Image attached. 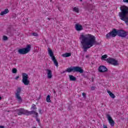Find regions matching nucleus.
<instances>
[{"label":"nucleus","mask_w":128,"mask_h":128,"mask_svg":"<svg viewBox=\"0 0 128 128\" xmlns=\"http://www.w3.org/2000/svg\"><path fill=\"white\" fill-rule=\"evenodd\" d=\"M80 40V42L82 46V48H83L84 52H88V50L92 48V46H100L102 44L100 42H98L96 40V36L90 34H81Z\"/></svg>","instance_id":"f257e3e1"},{"label":"nucleus","mask_w":128,"mask_h":128,"mask_svg":"<svg viewBox=\"0 0 128 128\" xmlns=\"http://www.w3.org/2000/svg\"><path fill=\"white\" fill-rule=\"evenodd\" d=\"M128 32L124 30H116L113 28L112 30L106 34V38L108 40L110 38H116V36L120 38H126Z\"/></svg>","instance_id":"f03ea898"},{"label":"nucleus","mask_w":128,"mask_h":128,"mask_svg":"<svg viewBox=\"0 0 128 128\" xmlns=\"http://www.w3.org/2000/svg\"><path fill=\"white\" fill-rule=\"evenodd\" d=\"M120 10L121 12L118 13L120 20L125 22V24L128 26V6H122Z\"/></svg>","instance_id":"7ed1b4c3"},{"label":"nucleus","mask_w":128,"mask_h":128,"mask_svg":"<svg viewBox=\"0 0 128 128\" xmlns=\"http://www.w3.org/2000/svg\"><path fill=\"white\" fill-rule=\"evenodd\" d=\"M16 112L18 116H22V114H25L26 116H30V114H34L35 118H38V114L34 110L28 111V110H24V108H20L16 110Z\"/></svg>","instance_id":"20e7f679"},{"label":"nucleus","mask_w":128,"mask_h":128,"mask_svg":"<svg viewBox=\"0 0 128 128\" xmlns=\"http://www.w3.org/2000/svg\"><path fill=\"white\" fill-rule=\"evenodd\" d=\"M66 72H80V74H84V69L82 68L80 66H74L72 68H66Z\"/></svg>","instance_id":"39448f33"},{"label":"nucleus","mask_w":128,"mask_h":128,"mask_svg":"<svg viewBox=\"0 0 128 128\" xmlns=\"http://www.w3.org/2000/svg\"><path fill=\"white\" fill-rule=\"evenodd\" d=\"M31 46L30 44H28L26 46V48H20L18 50V52L20 54H26L30 52V48H31Z\"/></svg>","instance_id":"423d86ee"},{"label":"nucleus","mask_w":128,"mask_h":128,"mask_svg":"<svg viewBox=\"0 0 128 128\" xmlns=\"http://www.w3.org/2000/svg\"><path fill=\"white\" fill-rule=\"evenodd\" d=\"M48 54L50 56L52 62H54V64L57 67L58 66V60H56V57L54 56V52H52V50L50 48H48Z\"/></svg>","instance_id":"0eeeda50"},{"label":"nucleus","mask_w":128,"mask_h":128,"mask_svg":"<svg viewBox=\"0 0 128 128\" xmlns=\"http://www.w3.org/2000/svg\"><path fill=\"white\" fill-rule=\"evenodd\" d=\"M15 94V98H16L18 102H22V99L20 96V92H22V88H18Z\"/></svg>","instance_id":"6e6552de"},{"label":"nucleus","mask_w":128,"mask_h":128,"mask_svg":"<svg viewBox=\"0 0 128 128\" xmlns=\"http://www.w3.org/2000/svg\"><path fill=\"white\" fill-rule=\"evenodd\" d=\"M22 82L25 86L30 84V80H28V75L26 73L22 74Z\"/></svg>","instance_id":"1a4fd4ad"},{"label":"nucleus","mask_w":128,"mask_h":128,"mask_svg":"<svg viewBox=\"0 0 128 128\" xmlns=\"http://www.w3.org/2000/svg\"><path fill=\"white\" fill-rule=\"evenodd\" d=\"M106 62L110 64H112L113 66H118L119 64L116 59L112 58H108L106 60H105Z\"/></svg>","instance_id":"9d476101"},{"label":"nucleus","mask_w":128,"mask_h":128,"mask_svg":"<svg viewBox=\"0 0 128 128\" xmlns=\"http://www.w3.org/2000/svg\"><path fill=\"white\" fill-rule=\"evenodd\" d=\"M108 70L104 66H100L98 68L99 72H106Z\"/></svg>","instance_id":"9b49d317"},{"label":"nucleus","mask_w":128,"mask_h":128,"mask_svg":"<svg viewBox=\"0 0 128 128\" xmlns=\"http://www.w3.org/2000/svg\"><path fill=\"white\" fill-rule=\"evenodd\" d=\"M106 116L111 126H114V121L112 120V116H110V115L109 114H108L106 115Z\"/></svg>","instance_id":"f8f14e48"},{"label":"nucleus","mask_w":128,"mask_h":128,"mask_svg":"<svg viewBox=\"0 0 128 128\" xmlns=\"http://www.w3.org/2000/svg\"><path fill=\"white\" fill-rule=\"evenodd\" d=\"M75 28L78 32H80V30H84L82 26L78 24H75Z\"/></svg>","instance_id":"ddd939ff"},{"label":"nucleus","mask_w":128,"mask_h":128,"mask_svg":"<svg viewBox=\"0 0 128 128\" xmlns=\"http://www.w3.org/2000/svg\"><path fill=\"white\" fill-rule=\"evenodd\" d=\"M46 72H47V77L48 78H52V70L50 69H46Z\"/></svg>","instance_id":"4468645a"},{"label":"nucleus","mask_w":128,"mask_h":128,"mask_svg":"<svg viewBox=\"0 0 128 128\" xmlns=\"http://www.w3.org/2000/svg\"><path fill=\"white\" fill-rule=\"evenodd\" d=\"M95 8L96 7L94 6H93L92 4H90L88 6V10L90 12H92V10H94Z\"/></svg>","instance_id":"2eb2a0df"},{"label":"nucleus","mask_w":128,"mask_h":128,"mask_svg":"<svg viewBox=\"0 0 128 128\" xmlns=\"http://www.w3.org/2000/svg\"><path fill=\"white\" fill-rule=\"evenodd\" d=\"M70 80L72 82H76V78L72 75H69Z\"/></svg>","instance_id":"dca6fc26"},{"label":"nucleus","mask_w":128,"mask_h":128,"mask_svg":"<svg viewBox=\"0 0 128 128\" xmlns=\"http://www.w3.org/2000/svg\"><path fill=\"white\" fill-rule=\"evenodd\" d=\"M8 9H5L4 11H2L0 12V16H4V14H8Z\"/></svg>","instance_id":"f3484780"},{"label":"nucleus","mask_w":128,"mask_h":128,"mask_svg":"<svg viewBox=\"0 0 128 128\" xmlns=\"http://www.w3.org/2000/svg\"><path fill=\"white\" fill-rule=\"evenodd\" d=\"M72 56V53L70 52H66L62 54L63 58H68L69 56Z\"/></svg>","instance_id":"a211bd4d"},{"label":"nucleus","mask_w":128,"mask_h":128,"mask_svg":"<svg viewBox=\"0 0 128 128\" xmlns=\"http://www.w3.org/2000/svg\"><path fill=\"white\" fill-rule=\"evenodd\" d=\"M107 92L108 94L110 96V98H116V96L114 95V94L112 92L108 90Z\"/></svg>","instance_id":"6ab92c4d"},{"label":"nucleus","mask_w":128,"mask_h":128,"mask_svg":"<svg viewBox=\"0 0 128 128\" xmlns=\"http://www.w3.org/2000/svg\"><path fill=\"white\" fill-rule=\"evenodd\" d=\"M7 34L9 36H12L14 35V33L12 32L10 29L8 30L7 31Z\"/></svg>","instance_id":"aec40b11"},{"label":"nucleus","mask_w":128,"mask_h":128,"mask_svg":"<svg viewBox=\"0 0 128 128\" xmlns=\"http://www.w3.org/2000/svg\"><path fill=\"white\" fill-rule=\"evenodd\" d=\"M46 101L47 102H52V101L50 100V96L48 95V96H46Z\"/></svg>","instance_id":"412c9836"},{"label":"nucleus","mask_w":128,"mask_h":128,"mask_svg":"<svg viewBox=\"0 0 128 128\" xmlns=\"http://www.w3.org/2000/svg\"><path fill=\"white\" fill-rule=\"evenodd\" d=\"M73 12H77V14H78V12H80V10H78V8L74 7L73 8Z\"/></svg>","instance_id":"4be33fe9"},{"label":"nucleus","mask_w":128,"mask_h":128,"mask_svg":"<svg viewBox=\"0 0 128 128\" xmlns=\"http://www.w3.org/2000/svg\"><path fill=\"white\" fill-rule=\"evenodd\" d=\"M108 58V55L107 54H104L101 57V60H106V58Z\"/></svg>","instance_id":"5701e85b"},{"label":"nucleus","mask_w":128,"mask_h":128,"mask_svg":"<svg viewBox=\"0 0 128 128\" xmlns=\"http://www.w3.org/2000/svg\"><path fill=\"white\" fill-rule=\"evenodd\" d=\"M12 72L13 74H16V72H18V70H16V68H14L12 70Z\"/></svg>","instance_id":"b1692460"},{"label":"nucleus","mask_w":128,"mask_h":128,"mask_svg":"<svg viewBox=\"0 0 128 128\" xmlns=\"http://www.w3.org/2000/svg\"><path fill=\"white\" fill-rule=\"evenodd\" d=\"M31 108L32 110H36V106L34 104H32Z\"/></svg>","instance_id":"393cba45"},{"label":"nucleus","mask_w":128,"mask_h":128,"mask_svg":"<svg viewBox=\"0 0 128 128\" xmlns=\"http://www.w3.org/2000/svg\"><path fill=\"white\" fill-rule=\"evenodd\" d=\"M32 34L34 36H38V34L36 32H33Z\"/></svg>","instance_id":"a878e982"},{"label":"nucleus","mask_w":128,"mask_h":128,"mask_svg":"<svg viewBox=\"0 0 128 128\" xmlns=\"http://www.w3.org/2000/svg\"><path fill=\"white\" fill-rule=\"evenodd\" d=\"M3 40H8V36H3V38H2Z\"/></svg>","instance_id":"bb28decb"},{"label":"nucleus","mask_w":128,"mask_h":128,"mask_svg":"<svg viewBox=\"0 0 128 128\" xmlns=\"http://www.w3.org/2000/svg\"><path fill=\"white\" fill-rule=\"evenodd\" d=\"M82 96L84 98H86V93H84V92L82 93Z\"/></svg>","instance_id":"cd10ccee"},{"label":"nucleus","mask_w":128,"mask_h":128,"mask_svg":"<svg viewBox=\"0 0 128 128\" xmlns=\"http://www.w3.org/2000/svg\"><path fill=\"white\" fill-rule=\"evenodd\" d=\"M96 90V88L94 86H92L91 87V90Z\"/></svg>","instance_id":"c85d7f7f"},{"label":"nucleus","mask_w":128,"mask_h":128,"mask_svg":"<svg viewBox=\"0 0 128 128\" xmlns=\"http://www.w3.org/2000/svg\"><path fill=\"white\" fill-rule=\"evenodd\" d=\"M64 72H67L66 70H64L62 72H60V74H64Z\"/></svg>","instance_id":"c756f323"},{"label":"nucleus","mask_w":128,"mask_h":128,"mask_svg":"<svg viewBox=\"0 0 128 128\" xmlns=\"http://www.w3.org/2000/svg\"><path fill=\"white\" fill-rule=\"evenodd\" d=\"M38 112H39V114H42V110H38Z\"/></svg>","instance_id":"7c9ffc66"},{"label":"nucleus","mask_w":128,"mask_h":128,"mask_svg":"<svg viewBox=\"0 0 128 128\" xmlns=\"http://www.w3.org/2000/svg\"><path fill=\"white\" fill-rule=\"evenodd\" d=\"M124 2H126V4H128V0H123Z\"/></svg>","instance_id":"2f4dec72"},{"label":"nucleus","mask_w":128,"mask_h":128,"mask_svg":"<svg viewBox=\"0 0 128 128\" xmlns=\"http://www.w3.org/2000/svg\"><path fill=\"white\" fill-rule=\"evenodd\" d=\"M18 78H20V76H17L15 78V80H18Z\"/></svg>","instance_id":"473e14b6"},{"label":"nucleus","mask_w":128,"mask_h":128,"mask_svg":"<svg viewBox=\"0 0 128 128\" xmlns=\"http://www.w3.org/2000/svg\"><path fill=\"white\" fill-rule=\"evenodd\" d=\"M0 128H4V126H0Z\"/></svg>","instance_id":"72a5a7b5"},{"label":"nucleus","mask_w":128,"mask_h":128,"mask_svg":"<svg viewBox=\"0 0 128 128\" xmlns=\"http://www.w3.org/2000/svg\"><path fill=\"white\" fill-rule=\"evenodd\" d=\"M68 110H70V106H68Z\"/></svg>","instance_id":"f704fd0d"},{"label":"nucleus","mask_w":128,"mask_h":128,"mask_svg":"<svg viewBox=\"0 0 128 128\" xmlns=\"http://www.w3.org/2000/svg\"><path fill=\"white\" fill-rule=\"evenodd\" d=\"M120 119H121L122 120H124V118H121Z\"/></svg>","instance_id":"c9c22d12"},{"label":"nucleus","mask_w":128,"mask_h":128,"mask_svg":"<svg viewBox=\"0 0 128 128\" xmlns=\"http://www.w3.org/2000/svg\"><path fill=\"white\" fill-rule=\"evenodd\" d=\"M86 58H88V55H86Z\"/></svg>","instance_id":"e433bc0d"},{"label":"nucleus","mask_w":128,"mask_h":128,"mask_svg":"<svg viewBox=\"0 0 128 128\" xmlns=\"http://www.w3.org/2000/svg\"><path fill=\"white\" fill-rule=\"evenodd\" d=\"M48 20H50V18H48Z\"/></svg>","instance_id":"4c0bfd02"},{"label":"nucleus","mask_w":128,"mask_h":128,"mask_svg":"<svg viewBox=\"0 0 128 128\" xmlns=\"http://www.w3.org/2000/svg\"><path fill=\"white\" fill-rule=\"evenodd\" d=\"M56 91L54 90V94H56Z\"/></svg>","instance_id":"58836bf2"},{"label":"nucleus","mask_w":128,"mask_h":128,"mask_svg":"<svg viewBox=\"0 0 128 128\" xmlns=\"http://www.w3.org/2000/svg\"><path fill=\"white\" fill-rule=\"evenodd\" d=\"M2 100V97L0 96V100Z\"/></svg>","instance_id":"ea45409f"},{"label":"nucleus","mask_w":128,"mask_h":128,"mask_svg":"<svg viewBox=\"0 0 128 128\" xmlns=\"http://www.w3.org/2000/svg\"><path fill=\"white\" fill-rule=\"evenodd\" d=\"M92 82H94V78H92Z\"/></svg>","instance_id":"a19ab883"},{"label":"nucleus","mask_w":128,"mask_h":128,"mask_svg":"<svg viewBox=\"0 0 128 128\" xmlns=\"http://www.w3.org/2000/svg\"><path fill=\"white\" fill-rule=\"evenodd\" d=\"M58 10H60V8H58Z\"/></svg>","instance_id":"79ce46f5"},{"label":"nucleus","mask_w":128,"mask_h":128,"mask_svg":"<svg viewBox=\"0 0 128 128\" xmlns=\"http://www.w3.org/2000/svg\"><path fill=\"white\" fill-rule=\"evenodd\" d=\"M80 2H82V0H80Z\"/></svg>","instance_id":"37998d69"},{"label":"nucleus","mask_w":128,"mask_h":128,"mask_svg":"<svg viewBox=\"0 0 128 128\" xmlns=\"http://www.w3.org/2000/svg\"><path fill=\"white\" fill-rule=\"evenodd\" d=\"M10 112V110L8 111V112Z\"/></svg>","instance_id":"c03bdc74"},{"label":"nucleus","mask_w":128,"mask_h":128,"mask_svg":"<svg viewBox=\"0 0 128 128\" xmlns=\"http://www.w3.org/2000/svg\"><path fill=\"white\" fill-rule=\"evenodd\" d=\"M38 120V122H40V120Z\"/></svg>","instance_id":"a18cd8bd"},{"label":"nucleus","mask_w":128,"mask_h":128,"mask_svg":"<svg viewBox=\"0 0 128 128\" xmlns=\"http://www.w3.org/2000/svg\"><path fill=\"white\" fill-rule=\"evenodd\" d=\"M33 128H36V127H34Z\"/></svg>","instance_id":"49530a36"},{"label":"nucleus","mask_w":128,"mask_h":128,"mask_svg":"<svg viewBox=\"0 0 128 128\" xmlns=\"http://www.w3.org/2000/svg\"><path fill=\"white\" fill-rule=\"evenodd\" d=\"M50 2H52V0H50Z\"/></svg>","instance_id":"de8ad7c7"},{"label":"nucleus","mask_w":128,"mask_h":128,"mask_svg":"<svg viewBox=\"0 0 128 128\" xmlns=\"http://www.w3.org/2000/svg\"><path fill=\"white\" fill-rule=\"evenodd\" d=\"M126 38H127V40H128V38L127 37Z\"/></svg>","instance_id":"09e8293b"},{"label":"nucleus","mask_w":128,"mask_h":128,"mask_svg":"<svg viewBox=\"0 0 128 128\" xmlns=\"http://www.w3.org/2000/svg\"><path fill=\"white\" fill-rule=\"evenodd\" d=\"M92 1V0H90Z\"/></svg>","instance_id":"8fccbe9b"}]
</instances>
